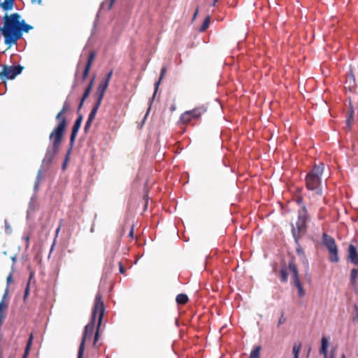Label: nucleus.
Segmentation results:
<instances>
[{"mask_svg": "<svg viewBox=\"0 0 358 358\" xmlns=\"http://www.w3.org/2000/svg\"><path fill=\"white\" fill-rule=\"evenodd\" d=\"M105 308L104 304L102 301V295L100 292H97L95 296L94 306L92 308V316L90 318V322L85 327L83 334L82 336L81 342L79 345L78 352V358H83L85 341L88 336H91L92 335L94 324L96 322V317H98V324L96 327V331L94 336V345H95L96 342L99 338V331L101 326V324L103 320V315H104Z\"/></svg>", "mask_w": 358, "mask_h": 358, "instance_id": "f257e3e1", "label": "nucleus"}, {"mask_svg": "<svg viewBox=\"0 0 358 358\" xmlns=\"http://www.w3.org/2000/svg\"><path fill=\"white\" fill-rule=\"evenodd\" d=\"M64 114V113L59 111L55 117L56 120H57L59 123L50 134L49 139L52 143V146H48L46 150L45 157L42 162L44 164H51L59 152L66 127V120Z\"/></svg>", "mask_w": 358, "mask_h": 358, "instance_id": "f03ea898", "label": "nucleus"}, {"mask_svg": "<svg viewBox=\"0 0 358 358\" xmlns=\"http://www.w3.org/2000/svg\"><path fill=\"white\" fill-rule=\"evenodd\" d=\"M3 20L4 25L3 27H0V31L5 38V43L12 45H13V38L19 29L21 15L18 13H14L10 15L6 14Z\"/></svg>", "mask_w": 358, "mask_h": 358, "instance_id": "7ed1b4c3", "label": "nucleus"}, {"mask_svg": "<svg viewBox=\"0 0 358 358\" xmlns=\"http://www.w3.org/2000/svg\"><path fill=\"white\" fill-rule=\"evenodd\" d=\"M324 170V164L320 162L315 164L306 176V187L317 195L322 196L323 191L322 187V176Z\"/></svg>", "mask_w": 358, "mask_h": 358, "instance_id": "20e7f679", "label": "nucleus"}, {"mask_svg": "<svg viewBox=\"0 0 358 358\" xmlns=\"http://www.w3.org/2000/svg\"><path fill=\"white\" fill-rule=\"evenodd\" d=\"M322 243L325 245L329 253V261L336 263L339 261L338 255V248L335 239L326 233L322 234Z\"/></svg>", "mask_w": 358, "mask_h": 358, "instance_id": "39448f33", "label": "nucleus"}, {"mask_svg": "<svg viewBox=\"0 0 358 358\" xmlns=\"http://www.w3.org/2000/svg\"><path fill=\"white\" fill-rule=\"evenodd\" d=\"M82 121H83V115H82V114H79L73 124V127H72V131H71V136H70L69 148L66 152V154L65 158H64V163L62 165L63 169H65L66 163L69 160V157L71 153L73 147L74 145V143H75V140H76L77 134L80 128Z\"/></svg>", "mask_w": 358, "mask_h": 358, "instance_id": "423d86ee", "label": "nucleus"}, {"mask_svg": "<svg viewBox=\"0 0 358 358\" xmlns=\"http://www.w3.org/2000/svg\"><path fill=\"white\" fill-rule=\"evenodd\" d=\"M23 70V67L21 65L15 66H6L3 65L2 71L0 72L1 79L13 80L17 76L20 75Z\"/></svg>", "mask_w": 358, "mask_h": 358, "instance_id": "0eeeda50", "label": "nucleus"}, {"mask_svg": "<svg viewBox=\"0 0 358 358\" xmlns=\"http://www.w3.org/2000/svg\"><path fill=\"white\" fill-rule=\"evenodd\" d=\"M206 111V108L203 106L196 107L193 110L183 113L180 116V120L182 123L187 124L193 119H199Z\"/></svg>", "mask_w": 358, "mask_h": 358, "instance_id": "6e6552de", "label": "nucleus"}, {"mask_svg": "<svg viewBox=\"0 0 358 358\" xmlns=\"http://www.w3.org/2000/svg\"><path fill=\"white\" fill-rule=\"evenodd\" d=\"M310 220V216L308 213L307 208L305 205H303L301 208L298 211V217L296 225H300L306 229L308 228L307 222Z\"/></svg>", "mask_w": 358, "mask_h": 358, "instance_id": "1a4fd4ad", "label": "nucleus"}, {"mask_svg": "<svg viewBox=\"0 0 358 358\" xmlns=\"http://www.w3.org/2000/svg\"><path fill=\"white\" fill-rule=\"evenodd\" d=\"M166 66H163V67L162 68V69H161L159 78V80H158L157 82H155V92H154V93H153L152 96L149 99L148 103H149V105H150V106H149V108H148V110H147V112H146V113H145V116H144V117H143V124L144 123V122H145V119L147 118V117H148V114H149V113H150V108H151V105H152V102H153V101H154V99H155V97L156 93H157V90H158V88H159V85H160L161 80L163 79V78H164V75H165V73H166Z\"/></svg>", "mask_w": 358, "mask_h": 358, "instance_id": "9d476101", "label": "nucleus"}, {"mask_svg": "<svg viewBox=\"0 0 358 358\" xmlns=\"http://www.w3.org/2000/svg\"><path fill=\"white\" fill-rule=\"evenodd\" d=\"M32 29L33 27L27 24L24 20H20L19 29L16 32L15 38H13V44H15L22 38L23 32L27 33Z\"/></svg>", "mask_w": 358, "mask_h": 358, "instance_id": "9b49d317", "label": "nucleus"}, {"mask_svg": "<svg viewBox=\"0 0 358 358\" xmlns=\"http://www.w3.org/2000/svg\"><path fill=\"white\" fill-rule=\"evenodd\" d=\"M292 234L294 240V243H298V241L300 240L301 236L304 235L307 229L305 227L296 225V223L294 224H292Z\"/></svg>", "mask_w": 358, "mask_h": 358, "instance_id": "f8f14e48", "label": "nucleus"}, {"mask_svg": "<svg viewBox=\"0 0 358 358\" xmlns=\"http://www.w3.org/2000/svg\"><path fill=\"white\" fill-rule=\"evenodd\" d=\"M109 85V83L106 82L104 80H102L95 92V98L96 99H100L101 101H103L105 92Z\"/></svg>", "mask_w": 358, "mask_h": 358, "instance_id": "ddd939ff", "label": "nucleus"}, {"mask_svg": "<svg viewBox=\"0 0 358 358\" xmlns=\"http://www.w3.org/2000/svg\"><path fill=\"white\" fill-rule=\"evenodd\" d=\"M348 258L350 262L355 265H358V252L356 247L352 244L348 247Z\"/></svg>", "mask_w": 358, "mask_h": 358, "instance_id": "4468645a", "label": "nucleus"}, {"mask_svg": "<svg viewBox=\"0 0 358 358\" xmlns=\"http://www.w3.org/2000/svg\"><path fill=\"white\" fill-rule=\"evenodd\" d=\"M101 102L102 101H101L100 99H96V101H95V103L94 104L89 115H88V119H90V120H94V117L97 113V111L101 104Z\"/></svg>", "mask_w": 358, "mask_h": 358, "instance_id": "2eb2a0df", "label": "nucleus"}, {"mask_svg": "<svg viewBox=\"0 0 358 358\" xmlns=\"http://www.w3.org/2000/svg\"><path fill=\"white\" fill-rule=\"evenodd\" d=\"M328 345V339L326 337H322L321 340V348L320 349V353L323 355L324 358H327V356Z\"/></svg>", "mask_w": 358, "mask_h": 358, "instance_id": "dca6fc26", "label": "nucleus"}, {"mask_svg": "<svg viewBox=\"0 0 358 358\" xmlns=\"http://www.w3.org/2000/svg\"><path fill=\"white\" fill-rule=\"evenodd\" d=\"M13 5L14 0H5L3 2L0 3V7L6 11H8L13 9Z\"/></svg>", "mask_w": 358, "mask_h": 358, "instance_id": "f3484780", "label": "nucleus"}, {"mask_svg": "<svg viewBox=\"0 0 358 358\" xmlns=\"http://www.w3.org/2000/svg\"><path fill=\"white\" fill-rule=\"evenodd\" d=\"M358 281V268H352L350 271V284L352 286Z\"/></svg>", "mask_w": 358, "mask_h": 358, "instance_id": "a211bd4d", "label": "nucleus"}, {"mask_svg": "<svg viewBox=\"0 0 358 358\" xmlns=\"http://www.w3.org/2000/svg\"><path fill=\"white\" fill-rule=\"evenodd\" d=\"M288 278L287 268L285 264H284L280 270V281L282 282H287Z\"/></svg>", "mask_w": 358, "mask_h": 358, "instance_id": "6ab92c4d", "label": "nucleus"}, {"mask_svg": "<svg viewBox=\"0 0 358 358\" xmlns=\"http://www.w3.org/2000/svg\"><path fill=\"white\" fill-rule=\"evenodd\" d=\"M188 300V296L185 294H179L176 299L177 303L179 305H185L187 303Z\"/></svg>", "mask_w": 358, "mask_h": 358, "instance_id": "aec40b11", "label": "nucleus"}, {"mask_svg": "<svg viewBox=\"0 0 358 358\" xmlns=\"http://www.w3.org/2000/svg\"><path fill=\"white\" fill-rule=\"evenodd\" d=\"M35 201H36L35 196H32L30 199V201L29 203V207H28V209L27 211V217H29L35 210V205H34Z\"/></svg>", "mask_w": 358, "mask_h": 358, "instance_id": "412c9836", "label": "nucleus"}, {"mask_svg": "<svg viewBox=\"0 0 358 358\" xmlns=\"http://www.w3.org/2000/svg\"><path fill=\"white\" fill-rule=\"evenodd\" d=\"M354 113H355L354 110L352 108H350L348 112V115H347V118H346V125L348 129L351 128L352 120H353Z\"/></svg>", "mask_w": 358, "mask_h": 358, "instance_id": "4be33fe9", "label": "nucleus"}, {"mask_svg": "<svg viewBox=\"0 0 358 358\" xmlns=\"http://www.w3.org/2000/svg\"><path fill=\"white\" fill-rule=\"evenodd\" d=\"M12 280H13V274L10 273H9V275H8L7 279H6V287L5 289L4 294H3V299H6V298L8 295L9 286H10V284L11 283Z\"/></svg>", "mask_w": 358, "mask_h": 358, "instance_id": "5701e85b", "label": "nucleus"}, {"mask_svg": "<svg viewBox=\"0 0 358 358\" xmlns=\"http://www.w3.org/2000/svg\"><path fill=\"white\" fill-rule=\"evenodd\" d=\"M301 349V344L300 343H295L293 346L292 353L294 355L293 358H299V353Z\"/></svg>", "mask_w": 358, "mask_h": 358, "instance_id": "b1692460", "label": "nucleus"}, {"mask_svg": "<svg viewBox=\"0 0 358 358\" xmlns=\"http://www.w3.org/2000/svg\"><path fill=\"white\" fill-rule=\"evenodd\" d=\"M296 245V254L301 257L303 259H306V255H305V252L303 250V248H301V245L299 243V241H298V243H295Z\"/></svg>", "mask_w": 358, "mask_h": 358, "instance_id": "393cba45", "label": "nucleus"}, {"mask_svg": "<svg viewBox=\"0 0 358 358\" xmlns=\"http://www.w3.org/2000/svg\"><path fill=\"white\" fill-rule=\"evenodd\" d=\"M210 17L208 15L203 20L201 27L199 28V31L203 32L205 31L209 27Z\"/></svg>", "mask_w": 358, "mask_h": 358, "instance_id": "a878e982", "label": "nucleus"}, {"mask_svg": "<svg viewBox=\"0 0 358 358\" xmlns=\"http://www.w3.org/2000/svg\"><path fill=\"white\" fill-rule=\"evenodd\" d=\"M41 178H42L41 170H39L37 173V176H36V180L34 182V190L35 192H36L38 190V187H39V184H40Z\"/></svg>", "mask_w": 358, "mask_h": 358, "instance_id": "bb28decb", "label": "nucleus"}, {"mask_svg": "<svg viewBox=\"0 0 358 358\" xmlns=\"http://www.w3.org/2000/svg\"><path fill=\"white\" fill-rule=\"evenodd\" d=\"M289 270L292 272V275L295 273H299L296 265L294 259H291L288 264Z\"/></svg>", "mask_w": 358, "mask_h": 358, "instance_id": "cd10ccee", "label": "nucleus"}, {"mask_svg": "<svg viewBox=\"0 0 358 358\" xmlns=\"http://www.w3.org/2000/svg\"><path fill=\"white\" fill-rule=\"evenodd\" d=\"M261 350V346H257L251 352L249 358H260L259 353Z\"/></svg>", "mask_w": 358, "mask_h": 358, "instance_id": "c85d7f7f", "label": "nucleus"}, {"mask_svg": "<svg viewBox=\"0 0 358 358\" xmlns=\"http://www.w3.org/2000/svg\"><path fill=\"white\" fill-rule=\"evenodd\" d=\"M95 56H96V53L94 51H91L90 52V55H89V57H88V59H87V64L85 65V66H88L89 68H91L92 66V64L95 58Z\"/></svg>", "mask_w": 358, "mask_h": 358, "instance_id": "c756f323", "label": "nucleus"}, {"mask_svg": "<svg viewBox=\"0 0 358 358\" xmlns=\"http://www.w3.org/2000/svg\"><path fill=\"white\" fill-rule=\"evenodd\" d=\"M70 108H71V103L69 101V96H68L66 98V99L65 100V101L64 102L62 108L60 111L63 113H65L66 112H67L68 110H70Z\"/></svg>", "mask_w": 358, "mask_h": 358, "instance_id": "7c9ffc66", "label": "nucleus"}, {"mask_svg": "<svg viewBox=\"0 0 358 358\" xmlns=\"http://www.w3.org/2000/svg\"><path fill=\"white\" fill-rule=\"evenodd\" d=\"M297 289H298V295L299 297L302 298L305 296L306 294V292H305V290L303 289V286H302V284L301 282L294 285Z\"/></svg>", "mask_w": 358, "mask_h": 358, "instance_id": "2f4dec72", "label": "nucleus"}, {"mask_svg": "<svg viewBox=\"0 0 358 358\" xmlns=\"http://www.w3.org/2000/svg\"><path fill=\"white\" fill-rule=\"evenodd\" d=\"M300 279H299V273H295L294 275H292L291 278V285L294 286L299 283H300Z\"/></svg>", "mask_w": 358, "mask_h": 358, "instance_id": "473e14b6", "label": "nucleus"}, {"mask_svg": "<svg viewBox=\"0 0 358 358\" xmlns=\"http://www.w3.org/2000/svg\"><path fill=\"white\" fill-rule=\"evenodd\" d=\"M32 341H33V335L31 334L29 337L27 342L26 348L24 350V352H26V354H29L30 348L32 345Z\"/></svg>", "mask_w": 358, "mask_h": 358, "instance_id": "72a5a7b5", "label": "nucleus"}, {"mask_svg": "<svg viewBox=\"0 0 358 358\" xmlns=\"http://www.w3.org/2000/svg\"><path fill=\"white\" fill-rule=\"evenodd\" d=\"M353 320L358 322V306L355 304L353 306Z\"/></svg>", "mask_w": 358, "mask_h": 358, "instance_id": "f704fd0d", "label": "nucleus"}, {"mask_svg": "<svg viewBox=\"0 0 358 358\" xmlns=\"http://www.w3.org/2000/svg\"><path fill=\"white\" fill-rule=\"evenodd\" d=\"M93 120H90V119H88L87 118V120L85 124V127H84V131L85 133H87L90 128L92 126V123Z\"/></svg>", "mask_w": 358, "mask_h": 358, "instance_id": "c9c22d12", "label": "nucleus"}, {"mask_svg": "<svg viewBox=\"0 0 358 358\" xmlns=\"http://www.w3.org/2000/svg\"><path fill=\"white\" fill-rule=\"evenodd\" d=\"M90 70V68H89L88 66H85V69L83 71V76H82L83 81H84L87 78V77L89 74Z\"/></svg>", "mask_w": 358, "mask_h": 358, "instance_id": "e433bc0d", "label": "nucleus"}, {"mask_svg": "<svg viewBox=\"0 0 358 358\" xmlns=\"http://www.w3.org/2000/svg\"><path fill=\"white\" fill-rule=\"evenodd\" d=\"M29 289H30L29 282H27V286H26V288H25V290H24V297H23L24 301L26 300L27 297L29 295Z\"/></svg>", "mask_w": 358, "mask_h": 358, "instance_id": "4c0bfd02", "label": "nucleus"}, {"mask_svg": "<svg viewBox=\"0 0 358 358\" xmlns=\"http://www.w3.org/2000/svg\"><path fill=\"white\" fill-rule=\"evenodd\" d=\"M5 299L2 297L1 301L0 302V313H3V309L8 307V304L5 303Z\"/></svg>", "mask_w": 358, "mask_h": 358, "instance_id": "58836bf2", "label": "nucleus"}, {"mask_svg": "<svg viewBox=\"0 0 358 358\" xmlns=\"http://www.w3.org/2000/svg\"><path fill=\"white\" fill-rule=\"evenodd\" d=\"M285 321H286V318L284 316V313L282 312L281 316L278 322V327H280L281 324H284L285 322Z\"/></svg>", "mask_w": 358, "mask_h": 358, "instance_id": "ea45409f", "label": "nucleus"}, {"mask_svg": "<svg viewBox=\"0 0 358 358\" xmlns=\"http://www.w3.org/2000/svg\"><path fill=\"white\" fill-rule=\"evenodd\" d=\"M113 70L111 69L105 76V78L103 79L104 80H106V82L108 83H110V80L111 79V77L113 76Z\"/></svg>", "mask_w": 358, "mask_h": 358, "instance_id": "a19ab883", "label": "nucleus"}, {"mask_svg": "<svg viewBox=\"0 0 358 358\" xmlns=\"http://www.w3.org/2000/svg\"><path fill=\"white\" fill-rule=\"evenodd\" d=\"M90 92L91 90H90V88H85V92L82 96V97H83V99H86L89 96Z\"/></svg>", "mask_w": 358, "mask_h": 358, "instance_id": "79ce46f5", "label": "nucleus"}, {"mask_svg": "<svg viewBox=\"0 0 358 358\" xmlns=\"http://www.w3.org/2000/svg\"><path fill=\"white\" fill-rule=\"evenodd\" d=\"M59 231H60V227H58L57 229H56V236H55V240H54V243L52 245V247L50 248V252L53 250V248H54L55 244V240H56V238H57V237L58 236V234H59Z\"/></svg>", "mask_w": 358, "mask_h": 358, "instance_id": "37998d69", "label": "nucleus"}, {"mask_svg": "<svg viewBox=\"0 0 358 358\" xmlns=\"http://www.w3.org/2000/svg\"><path fill=\"white\" fill-rule=\"evenodd\" d=\"M94 79H95V76H94L92 77V78L91 79L90 82L89 83L88 85L87 86L86 88H90V90L92 91V89L93 87V85H94Z\"/></svg>", "mask_w": 358, "mask_h": 358, "instance_id": "c03bdc74", "label": "nucleus"}, {"mask_svg": "<svg viewBox=\"0 0 358 358\" xmlns=\"http://www.w3.org/2000/svg\"><path fill=\"white\" fill-rule=\"evenodd\" d=\"M118 264H119V271H120V273H122V274H123V273H124V272H125V269H124V266H123L122 263L121 262H119Z\"/></svg>", "mask_w": 358, "mask_h": 358, "instance_id": "a18cd8bd", "label": "nucleus"}, {"mask_svg": "<svg viewBox=\"0 0 358 358\" xmlns=\"http://www.w3.org/2000/svg\"><path fill=\"white\" fill-rule=\"evenodd\" d=\"M5 227L6 233H10L11 231L10 227L6 220H5Z\"/></svg>", "mask_w": 358, "mask_h": 358, "instance_id": "49530a36", "label": "nucleus"}, {"mask_svg": "<svg viewBox=\"0 0 358 358\" xmlns=\"http://www.w3.org/2000/svg\"><path fill=\"white\" fill-rule=\"evenodd\" d=\"M129 236L131 238H133V236H134V225H131V229L129 233Z\"/></svg>", "mask_w": 358, "mask_h": 358, "instance_id": "de8ad7c7", "label": "nucleus"}, {"mask_svg": "<svg viewBox=\"0 0 358 358\" xmlns=\"http://www.w3.org/2000/svg\"><path fill=\"white\" fill-rule=\"evenodd\" d=\"M4 315L3 313H0V326H1L2 323H3V320L4 319Z\"/></svg>", "mask_w": 358, "mask_h": 358, "instance_id": "09e8293b", "label": "nucleus"}, {"mask_svg": "<svg viewBox=\"0 0 358 358\" xmlns=\"http://www.w3.org/2000/svg\"><path fill=\"white\" fill-rule=\"evenodd\" d=\"M23 238L26 241V243H27V247H28L29 245V237L27 236L26 237H23Z\"/></svg>", "mask_w": 358, "mask_h": 358, "instance_id": "8fccbe9b", "label": "nucleus"}, {"mask_svg": "<svg viewBox=\"0 0 358 358\" xmlns=\"http://www.w3.org/2000/svg\"><path fill=\"white\" fill-rule=\"evenodd\" d=\"M11 260H12L13 264H15V262H17V257H16V255H14V256L11 257Z\"/></svg>", "mask_w": 358, "mask_h": 358, "instance_id": "3c124183", "label": "nucleus"}, {"mask_svg": "<svg viewBox=\"0 0 358 358\" xmlns=\"http://www.w3.org/2000/svg\"><path fill=\"white\" fill-rule=\"evenodd\" d=\"M115 1V0H110V3H109V6H108L109 9H110L113 7V5Z\"/></svg>", "mask_w": 358, "mask_h": 358, "instance_id": "603ef678", "label": "nucleus"}, {"mask_svg": "<svg viewBox=\"0 0 358 358\" xmlns=\"http://www.w3.org/2000/svg\"><path fill=\"white\" fill-rule=\"evenodd\" d=\"M82 107H83V106H81V103H79V104H78V110H77V114H78V115L79 114H80V109L82 108Z\"/></svg>", "mask_w": 358, "mask_h": 358, "instance_id": "864d4df0", "label": "nucleus"}, {"mask_svg": "<svg viewBox=\"0 0 358 358\" xmlns=\"http://www.w3.org/2000/svg\"><path fill=\"white\" fill-rule=\"evenodd\" d=\"M34 277V272H31V273H30V275H29V281H28V282H30V281H31V278H33Z\"/></svg>", "mask_w": 358, "mask_h": 358, "instance_id": "5fc2aeb1", "label": "nucleus"}, {"mask_svg": "<svg viewBox=\"0 0 358 358\" xmlns=\"http://www.w3.org/2000/svg\"><path fill=\"white\" fill-rule=\"evenodd\" d=\"M41 3L42 2V0H31V3Z\"/></svg>", "mask_w": 358, "mask_h": 358, "instance_id": "6e6d98bb", "label": "nucleus"}, {"mask_svg": "<svg viewBox=\"0 0 358 358\" xmlns=\"http://www.w3.org/2000/svg\"><path fill=\"white\" fill-rule=\"evenodd\" d=\"M198 11H199V9H198V8H196V11H195V13H194L193 19H195V18H196V15H197V13H198Z\"/></svg>", "mask_w": 358, "mask_h": 358, "instance_id": "4d7b16f0", "label": "nucleus"}, {"mask_svg": "<svg viewBox=\"0 0 358 358\" xmlns=\"http://www.w3.org/2000/svg\"><path fill=\"white\" fill-rule=\"evenodd\" d=\"M86 99H83V97H81L80 99V103H81V106H83V103L85 102Z\"/></svg>", "mask_w": 358, "mask_h": 358, "instance_id": "13d9d810", "label": "nucleus"}, {"mask_svg": "<svg viewBox=\"0 0 358 358\" xmlns=\"http://www.w3.org/2000/svg\"><path fill=\"white\" fill-rule=\"evenodd\" d=\"M302 201H303V199L301 197H299L297 199V203L299 204V203H302Z\"/></svg>", "mask_w": 358, "mask_h": 358, "instance_id": "bf43d9fd", "label": "nucleus"}, {"mask_svg": "<svg viewBox=\"0 0 358 358\" xmlns=\"http://www.w3.org/2000/svg\"><path fill=\"white\" fill-rule=\"evenodd\" d=\"M28 354H26V352H24L22 358H27Z\"/></svg>", "mask_w": 358, "mask_h": 358, "instance_id": "052dcab7", "label": "nucleus"}, {"mask_svg": "<svg viewBox=\"0 0 358 358\" xmlns=\"http://www.w3.org/2000/svg\"><path fill=\"white\" fill-rule=\"evenodd\" d=\"M75 86H76V80L73 83L72 88L75 87Z\"/></svg>", "mask_w": 358, "mask_h": 358, "instance_id": "680f3d73", "label": "nucleus"}, {"mask_svg": "<svg viewBox=\"0 0 358 358\" xmlns=\"http://www.w3.org/2000/svg\"><path fill=\"white\" fill-rule=\"evenodd\" d=\"M341 358H345V355H344V354H343V355H341Z\"/></svg>", "mask_w": 358, "mask_h": 358, "instance_id": "e2e57ef3", "label": "nucleus"}, {"mask_svg": "<svg viewBox=\"0 0 358 358\" xmlns=\"http://www.w3.org/2000/svg\"><path fill=\"white\" fill-rule=\"evenodd\" d=\"M217 1V0H214L213 5H215Z\"/></svg>", "mask_w": 358, "mask_h": 358, "instance_id": "0e129e2a", "label": "nucleus"}, {"mask_svg": "<svg viewBox=\"0 0 358 358\" xmlns=\"http://www.w3.org/2000/svg\"><path fill=\"white\" fill-rule=\"evenodd\" d=\"M146 203H148V201H146ZM147 208V203H145V208Z\"/></svg>", "mask_w": 358, "mask_h": 358, "instance_id": "69168bd1", "label": "nucleus"}, {"mask_svg": "<svg viewBox=\"0 0 358 358\" xmlns=\"http://www.w3.org/2000/svg\"><path fill=\"white\" fill-rule=\"evenodd\" d=\"M332 358V357H331Z\"/></svg>", "mask_w": 358, "mask_h": 358, "instance_id": "338daca9", "label": "nucleus"}]
</instances>
